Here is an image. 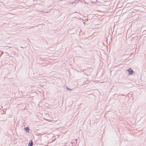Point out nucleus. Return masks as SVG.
Here are the masks:
<instances>
[{"label": "nucleus", "instance_id": "obj_1", "mask_svg": "<svg viewBox=\"0 0 146 146\" xmlns=\"http://www.w3.org/2000/svg\"><path fill=\"white\" fill-rule=\"evenodd\" d=\"M126 71L128 72L129 75H132L133 73V70L131 68L128 70H127Z\"/></svg>", "mask_w": 146, "mask_h": 146}, {"label": "nucleus", "instance_id": "obj_2", "mask_svg": "<svg viewBox=\"0 0 146 146\" xmlns=\"http://www.w3.org/2000/svg\"><path fill=\"white\" fill-rule=\"evenodd\" d=\"M25 129V131L26 132H29V129L28 127H26Z\"/></svg>", "mask_w": 146, "mask_h": 146}, {"label": "nucleus", "instance_id": "obj_3", "mask_svg": "<svg viewBox=\"0 0 146 146\" xmlns=\"http://www.w3.org/2000/svg\"><path fill=\"white\" fill-rule=\"evenodd\" d=\"M31 141V143L30 142L28 146H33V145L32 141Z\"/></svg>", "mask_w": 146, "mask_h": 146}, {"label": "nucleus", "instance_id": "obj_4", "mask_svg": "<svg viewBox=\"0 0 146 146\" xmlns=\"http://www.w3.org/2000/svg\"><path fill=\"white\" fill-rule=\"evenodd\" d=\"M80 1L79 0H75V2H73V4H75V3H76V2H78L79 1Z\"/></svg>", "mask_w": 146, "mask_h": 146}, {"label": "nucleus", "instance_id": "obj_5", "mask_svg": "<svg viewBox=\"0 0 146 146\" xmlns=\"http://www.w3.org/2000/svg\"><path fill=\"white\" fill-rule=\"evenodd\" d=\"M66 88L68 90H71V89L69 88H68V87H66Z\"/></svg>", "mask_w": 146, "mask_h": 146}]
</instances>
